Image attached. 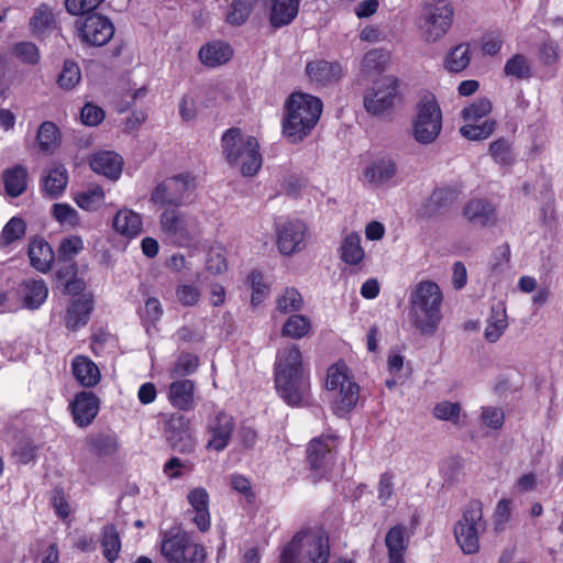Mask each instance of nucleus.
<instances>
[{
  "label": "nucleus",
  "mask_w": 563,
  "mask_h": 563,
  "mask_svg": "<svg viewBox=\"0 0 563 563\" xmlns=\"http://www.w3.org/2000/svg\"><path fill=\"white\" fill-rule=\"evenodd\" d=\"M322 109L318 97L302 91L292 92L284 103L282 135L291 144L302 142L316 128Z\"/></svg>",
  "instance_id": "nucleus-1"
},
{
  "label": "nucleus",
  "mask_w": 563,
  "mask_h": 563,
  "mask_svg": "<svg viewBox=\"0 0 563 563\" xmlns=\"http://www.w3.org/2000/svg\"><path fill=\"white\" fill-rule=\"evenodd\" d=\"M275 385L279 396L291 406L300 405L309 393V379L302 355L296 345L279 350L275 363Z\"/></svg>",
  "instance_id": "nucleus-2"
},
{
  "label": "nucleus",
  "mask_w": 563,
  "mask_h": 563,
  "mask_svg": "<svg viewBox=\"0 0 563 563\" xmlns=\"http://www.w3.org/2000/svg\"><path fill=\"white\" fill-rule=\"evenodd\" d=\"M222 154L227 163L244 177L256 175L262 166L257 139L239 128L227 130L221 139Z\"/></svg>",
  "instance_id": "nucleus-3"
},
{
  "label": "nucleus",
  "mask_w": 563,
  "mask_h": 563,
  "mask_svg": "<svg viewBox=\"0 0 563 563\" xmlns=\"http://www.w3.org/2000/svg\"><path fill=\"white\" fill-rule=\"evenodd\" d=\"M29 249V257L32 266L46 273L56 267V277L67 294H78L86 289V283L77 276L74 256L78 249Z\"/></svg>",
  "instance_id": "nucleus-4"
},
{
  "label": "nucleus",
  "mask_w": 563,
  "mask_h": 563,
  "mask_svg": "<svg viewBox=\"0 0 563 563\" xmlns=\"http://www.w3.org/2000/svg\"><path fill=\"white\" fill-rule=\"evenodd\" d=\"M442 291L438 284L422 280L416 285L410 295V318L413 325L422 333L433 334L441 320Z\"/></svg>",
  "instance_id": "nucleus-5"
},
{
  "label": "nucleus",
  "mask_w": 563,
  "mask_h": 563,
  "mask_svg": "<svg viewBox=\"0 0 563 563\" xmlns=\"http://www.w3.org/2000/svg\"><path fill=\"white\" fill-rule=\"evenodd\" d=\"M330 543L321 528H308L297 532L284 547L279 563H329Z\"/></svg>",
  "instance_id": "nucleus-6"
},
{
  "label": "nucleus",
  "mask_w": 563,
  "mask_h": 563,
  "mask_svg": "<svg viewBox=\"0 0 563 563\" xmlns=\"http://www.w3.org/2000/svg\"><path fill=\"white\" fill-rule=\"evenodd\" d=\"M324 387L329 394L331 409L336 416L345 417L355 408L360 398V386L351 368L343 361L328 367Z\"/></svg>",
  "instance_id": "nucleus-7"
},
{
  "label": "nucleus",
  "mask_w": 563,
  "mask_h": 563,
  "mask_svg": "<svg viewBox=\"0 0 563 563\" xmlns=\"http://www.w3.org/2000/svg\"><path fill=\"white\" fill-rule=\"evenodd\" d=\"M442 110L431 92L420 95L411 120V134L413 140L422 145L433 143L442 130Z\"/></svg>",
  "instance_id": "nucleus-8"
},
{
  "label": "nucleus",
  "mask_w": 563,
  "mask_h": 563,
  "mask_svg": "<svg viewBox=\"0 0 563 563\" xmlns=\"http://www.w3.org/2000/svg\"><path fill=\"white\" fill-rule=\"evenodd\" d=\"M454 8L448 0H432L421 7L417 21L420 37L426 43H437L450 31Z\"/></svg>",
  "instance_id": "nucleus-9"
},
{
  "label": "nucleus",
  "mask_w": 563,
  "mask_h": 563,
  "mask_svg": "<svg viewBox=\"0 0 563 563\" xmlns=\"http://www.w3.org/2000/svg\"><path fill=\"white\" fill-rule=\"evenodd\" d=\"M486 530L483 506L478 500L470 501L462 517L455 523L454 536L465 554H475L479 550V536Z\"/></svg>",
  "instance_id": "nucleus-10"
},
{
  "label": "nucleus",
  "mask_w": 563,
  "mask_h": 563,
  "mask_svg": "<svg viewBox=\"0 0 563 563\" xmlns=\"http://www.w3.org/2000/svg\"><path fill=\"white\" fill-rule=\"evenodd\" d=\"M159 552L166 563H203L207 558L203 545L185 532L165 534L161 541Z\"/></svg>",
  "instance_id": "nucleus-11"
},
{
  "label": "nucleus",
  "mask_w": 563,
  "mask_h": 563,
  "mask_svg": "<svg viewBox=\"0 0 563 563\" xmlns=\"http://www.w3.org/2000/svg\"><path fill=\"white\" fill-rule=\"evenodd\" d=\"M196 188V178L189 173H180L158 184L151 194V200L159 206H180Z\"/></svg>",
  "instance_id": "nucleus-12"
},
{
  "label": "nucleus",
  "mask_w": 563,
  "mask_h": 563,
  "mask_svg": "<svg viewBox=\"0 0 563 563\" xmlns=\"http://www.w3.org/2000/svg\"><path fill=\"white\" fill-rule=\"evenodd\" d=\"M398 175L396 159L388 154L376 155L363 166L361 180L372 189H382L395 185Z\"/></svg>",
  "instance_id": "nucleus-13"
},
{
  "label": "nucleus",
  "mask_w": 563,
  "mask_h": 563,
  "mask_svg": "<svg viewBox=\"0 0 563 563\" xmlns=\"http://www.w3.org/2000/svg\"><path fill=\"white\" fill-rule=\"evenodd\" d=\"M397 96V79L394 76H383L365 93L364 107L374 115L386 114L394 108Z\"/></svg>",
  "instance_id": "nucleus-14"
},
{
  "label": "nucleus",
  "mask_w": 563,
  "mask_h": 563,
  "mask_svg": "<svg viewBox=\"0 0 563 563\" xmlns=\"http://www.w3.org/2000/svg\"><path fill=\"white\" fill-rule=\"evenodd\" d=\"M80 40L89 45L102 46L114 34V26L109 19L92 14L76 23Z\"/></svg>",
  "instance_id": "nucleus-15"
},
{
  "label": "nucleus",
  "mask_w": 563,
  "mask_h": 563,
  "mask_svg": "<svg viewBox=\"0 0 563 563\" xmlns=\"http://www.w3.org/2000/svg\"><path fill=\"white\" fill-rule=\"evenodd\" d=\"M339 439L327 434L312 439L307 448V459L312 470L323 474L332 465Z\"/></svg>",
  "instance_id": "nucleus-16"
},
{
  "label": "nucleus",
  "mask_w": 563,
  "mask_h": 563,
  "mask_svg": "<svg viewBox=\"0 0 563 563\" xmlns=\"http://www.w3.org/2000/svg\"><path fill=\"white\" fill-rule=\"evenodd\" d=\"M233 431V418L223 411H219L208 420L206 448L216 452L223 451L229 445Z\"/></svg>",
  "instance_id": "nucleus-17"
},
{
  "label": "nucleus",
  "mask_w": 563,
  "mask_h": 563,
  "mask_svg": "<svg viewBox=\"0 0 563 563\" xmlns=\"http://www.w3.org/2000/svg\"><path fill=\"white\" fill-rule=\"evenodd\" d=\"M159 224L163 233L176 242L190 240L196 234L195 225L176 209H166L161 214Z\"/></svg>",
  "instance_id": "nucleus-18"
},
{
  "label": "nucleus",
  "mask_w": 563,
  "mask_h": 563,
  "mask_svg": "<svg viewBox=\"0 0 563 563\" xmlns=\"http://www.w3.org/2000/svg\"><path fill=\"white\" fill-rule=\"evenodd\" d=\"M187 501L189 504L188 515L196 527L206 532L211 526L210 516V497L209 493L203 487H194L187 494Z\"/></svg>",
  "instance_id": "nucleus-19"
},
{
  "label": "nucleus",
  "mask_w": 563,
  "mask_h": 563,
  "mask_svg": "<svg viewBox=\"0 0 563 563\" xmlns=\"http://www.w3.org/2000/svg\"><path fill=\"white\" fill-rule=\"evenodd\" d=\"M73 295H78V297L74 298L68 305L64 321L69 330L75 331L88 323L95 300L92 294L84 292V290Z\"/></svg>",
  "instance_id": "nucleus-20"
},
{
  "label": "nucleus",
  "mask_w": 563,
  "mask_h": 563,
  "mask_svg": "<svg viewBox=\"0 0 563 563\" xmlns=\"http://www.w3.org/2000/svg\"><path fill=\"white\" fill-rule=\"evenodd\" d=\"M69 408L74 422L82 428L89 426L97 417L100 401L92 391H80L74 397Z\"/></svg>",
  "instance_id": "nucleus-21"
},
{
  "label": "nucleus",
  "mask_w": 563,
  "mask_h": 563,
  "mask_svg": "<svg viewBox=\"0 0 563 563\" xmlns=\"http://www.w3.org/2000/svg\"><path fill=\"white\" fill-rule=\"evenodd\" d=\"M90 168L112 181H117L123 169L124 161L114 151H99L90 156Z\"/></svg>",
  "instance_id": "nucleus-22"
},
{
  "label": "nucleus",
  "mask_w": 563,
  "mask_h": 563,
  "mask_svg": "<svg viewBox=\"0 0 563 563\" xmlns=\"http://www.w3.org/2000/svg\"><path fill=\"white\" fill-rule=\"evenodd\" d=\"M48 296V289L42 279H25L13 292L14 300L20 301V308L37 309Z\"/></svg>",
  "instance_id": "nucleus-23"
},
{
  "label": "nucleus",
  "mask_w": 563,
  "mask_h": 563,
  "mask_svg": "<svg viewBox=\"0 0 563 563\" xmlns=\"http://www.w3.org/2000/svg\"><path fill=\"white\" fill-rule=\"evenodd\" d=\"M300 0H264L268 21L273 27L290 24L299 12Z\"/></svg>",
  "instance_id": "nucleus-24"
},
{
  "label": "nucleus",
  "mask_w": 563,
  "mask_h": 563,
  "mask_svg": "<svg viewBox=\"0 0 563 563\" xmlns=\"http://www.w3.org/2000/svg\"><path fill=\"white\" fill-rule=\"evenodd\" d=\"M111 225L117 234L126 240H133L143 230V218L131 208L122 207L113 216Z\"/></svg>",
  "instance_id": "nucleus-25"
},
{
  "label": "nucleus",
  "mask_w": 563,
  "mask_h": 563,
  "mask_svg": "<svg viewBox=\"0 0 563 563\" xmlns=\"http://www.w3.org/2000/svg\"><path fill=\"white\" fill-rule=\"evenodd\" d=\"M410 540V531L405 525H395L385 536L388 563H406L405 553Z\"/></svg>",
  "instance_id": "nucleus-26"
},
{
  "label": "nucleus",
  "mask_w": 563,
  "mask_h": 563,
  "mask_svg": "<svg viewBox=\"0 0 563 563\" xmlns=\"http://www.w3.org/2000/svg\"><path fill=\"white\" fill-rule=\"evenodd\" d=\"M462 213L467 221L482 227L492 225L497 221L495 206L483 198H472L466 201Z\"/></svg>",
  "instance_id": "nucleus-27"
},
{
  "label": "nucleus",
  "mask_w": 563,
  "mask_h": 563,
  "mask_svg": "<svg viewBox=\"0 0 563 563\" xmlns=\"http://www.w3.org/2000/svg\"><path fill=\"white\" fill-rule=\"evenodd\" d=\"M167 391L170 405L179 410H190L195 406V382L188 378H172Z\"/></svg>",
  "instance_id": "nucleus-28"
},
{
  "label": "nucleus",
  "mask_w": 563,
  "mask_h": 563,
  "mask_svg": "<svg viewBox=\"0 0 563 563\" xmlns=\"http://www.w3.org/2000/svg\"><path fill=\"white\" fill-rule=\"evenodd\" d=\"M232 56L233 49L231 45L223 41L208 42L198 52L199 60L210 68L227 64Z\"/></svg>",
  "instance_id": "nucleus-29"
},
{
  "label": "nucleus",
  "mask_w": 563,
  "mask_h": 563,
  "mask_svg": "<svg viewBox=\"0 0 563 563\" xmlns=\"http://www.w3.org/2000/svg\"><path fill=\"white\" fill-rule=\"evenodd\" d=\"M276 232L277 242L284 246H298L309 239L308 228L300 220H287L277 227Z\"/></svg>",
  "instance_id": "nucleus-30"
},
{
  "label": "nucleus",
  "mask_w": 563,
  "mask_h": 563,
  "mask_svg": "<svg viewBox=\"0 0 563 563\" xmlns=\"http://www.w3.org/2000/svg\"><path fill=\"white\" fill-rule=\"evenodd\" d=\"M306 73L312 81L330 84L336 81L343 75V67L334 62L313 60L307 64Z\"/></svg>",
  "instance_id": "nucleus-31"
},
{
  "label": "nucleus",
  "mask_w": 563,
  "mask_h": 563,
  "mask_svg": "<svg viewBox=\"0 0 563 563\" xmlns=\"http://www.w3.org/2000/svg\"><path fill=\"white\" fill-rule=\"evenodd\" d=\"M71 373L76 380L85 387L97 385L101 377L98 366L85 355H77L73 358Z\"/></svg>",
  "instance_id": "nucleus-32"
},
{
  "label": "nucleus",
  "mask_w": 563,
  "mask_h": 563,
  "mask_svg": "<svg viewBox=\"0 0 563 563\" xmlns=\"http://www.w3.org/2000/svg\"><path fill=\"white\" fill-rule=\"evenodd\" d=\"M68 184L67 169L62 164L52 165L42 179V188L45 195L57 198L66 189Z\"/></svg>",
  "instance_id": "nucleus-33"
},
{
  "label": "nucleus",
  "mask_w": 563,
  "mask_h": 563,
  "mask_svg": "<svg viewBox=\"0 0 563 563\" xmlns=\"http://www.w3.org/2000/svg\"><path fill=\"white\" fill-rule=\"evenodd\" d=\"M508 327L507 313L504 303L494 305L486 320L484 336L489 342H496Z\"/></svg>",
  "instance_id": "nucleus-34"
},
{
  "label": "nucleus",
  "mask_w": 563,
  "mask_h": 563,
  "mask_svg": "<svg viewBox=\"0 0 563 563\" xmlns=\"http://www.w3.org/2000/svg\"><path fill=\"white\" fill-rule=\"evenodd\" d=\"M73 199L80 209L95 212L104 205L106 192L100 185L95 184L75 192Z\"/></svg>",
  "instance_id": "nucleus-35"
},
{
  "label": "nucleus",
  "mask_w": 563,
  "mask_h": 563,
  "mask_svg": "<svg viewBox=\"0 0 563 563\" xmlns=\"http://www.w3.org/2000/svg\"><path fill=\"white\" fill-rule=\"evenodd\" d=\"M523 192L539 201H549L550 216L553 218V191L551 180L547 176H538L522 187Z\"/></svg>",
  "instance_id": "nucleus-36"
},
{
  "label": "nucleus",
  "mask_w": 563,
  "mask_h": 563,
  "mask_svg": "<svg viewBox=\"0 0 563 563\" xmlns=\"http://www.w3.org/2000/svg\"><path fill=\"white\" fill-rule=\"evenodd\" d=\"M471 59V45L468 43H460L446 53L443 66L449 73H461L467 68Z\"/></svg>",
  "instance_id": "nucleus-37"
},
{
  "label": "nucleus",
  "mask_w": 563,
  "mask_h": 563,
  "mask_svg": "<svg viewBox=\"0 0 563 563\" xmlns=\"http://www.w3.org/2000/svg\"><path fill=\"white\" fill-rule=\"evenodd\" d=\"M496 129V121L493 119H485L478 122H468L463 120L460 128V133L463 137L471 141H481L489 137Z\"/></svg>",
  "instance_id": "nucleus-38"
},
{
  "label": "nucleus",
  "mask_w": 563,
  "mask_h": 563,
  "mask_svg": "<svg viewBox=\"0 0 563 563\" xmlns=\"http://www.w3.org/2000/svg\"><path fill=\"white\" fill-rule=\"evenodd\" d=\"M200 365L199 357L189 352H181L170 364L168 373L170 378H185L194 374Z\"/></svg>",
  "instance_id": "nucleus-39"
},
{
  "label": "nucleus",
  "mask_w": 563,
  "mask_h": 563,
  "mask_svg": "<svg viewBox=\"0 0 563 563\" xmlns=\"http://www.w3.org/2000/svg\"><path fill=\"white\" fill-rule=\"evenodd\" d=\"M504 74L507 77L516 79H528L532 75V64L530 58L522 54L517 53L510 56L504 65Z\"/></svg>",
  "instance_id": "nucleus-40"
},
{
  "label": "nucleus",
  "mask_w": 563,
  "mask_h": 563,
  "mask_svg": "<svg viewBox=\"0 0 563 563\" xmlns=\"http://www.w3.org/2000/svg\"><path fill=\"white\" fill-rule=\"evenodd\" d=\"M312 329L311 321L303 314L290 316L282 328V335L299 340L310 333Z\"/></svg>",
  "instance_id": "nucleus-41"
},
{
  "label": "nucleus",
  "mask_w": 563,
  "mask_h": 563,
  "mask_svg": "<svg viewBox=\"0 0 563 563\" xmlns=\"http://www.w3.org/2000/svg\"><path fill=\"white\" fill-rule=\"evenodd\" d=\"M3 179L7 194L18 197L26 189L27 172L24 167L15 166L4 173Z\"/></svg>",
  "instance_id": "nucleus-42"
},
{
  "label": "nucleus",
  "mask_w": 563,
  "mask_h": 563,
  "mask_svg": "<svg viewBox=\"0 0 563 563\" xmlns=\"http://www.w3.org/2000/svg\"><path fill=\"white\" fill-rule=\"evenodd\" d=\"M36 140L42 152L51 153L59 145V131L53 122H43L38 128Z\"/></svg>",
  "instance_id": "nucleus-43"
},
{
  "label": "nucleus",
  "mask_w": 563,
  "mask_h": 563,
  "mask_svg": "<svg viewBox=\"0 0 563 563\" xmlns=\"http://www.w3.org/2000/svg\"><path fill=\"white\" fill-rule=\"evenodd\" d=\"M81 80V71L77 63L65 60L57 76V85L63 90L75 89Z\"/></svg>",
  "instance_id": "nucleus-44"
},
{
  "label": "nucleus",
  "mask_w": 563,
  "mask_h": 563,
  "mask_svg": "<svg viewBox=\"0 0 563 563\" xmlns=\"http://www.w3.org/2000/svg\"><path fill=\"white\" fill-rule=\"evenodd\" d=\"M102 553L103 556L112 563L117 560L120 550H121V541L117 529L113 526H107L103 529L102 540H101Z\"/></svg>",
  "instance_id": "nucleus-45"
},
{
  "label": "nucleus",
  "mask_w": 563,
  "mask_h": 563,
  "mask_svg": "<svg viewBox=\"0 0 563 563\" xmlns=\"http://www.w3.org/2000/svg\"><path fill=\"white\" fill-rule=\"evenodd\" d=\"M147 93L145 85L124 84L121 90V99L118 103L119 112H124L135 104L137 100L143 99Z\"/></svg>",
  "instance_id": "nucleus-46"
},
{
  "label": "nucleus",
  "mask_w": 563,
  "mask_h": 563,
  "mask_svg": "<svg viewBox=\"0 0 563 563\" xmlns=\"http://www.w3.org/2000/svg\"><path fill=\"white\" fill-rule=\"evenodd\" d=\"M91 451L99 456H112L119 449L118 439L113 434H98L90 438Z\"/></svg>",
  "instance_id": "nucleus-47"
},
{
  "label": "nucleus",
  "mask_w": 563,
  "mask_h": 563,
  "mask_svg": "<svg viewBox=\"0 0 563 563\" xmlns=\"http://www.w3.org/2000/svg\"><path fill=\"white\" fill-rule=\"evenodd\" d=\"M492 109L493 106L489 99L479 98L463 108L461 115L463 120L468 122H478L487 119L486 117L492 112Z\"/></svg>",
  "instance_id": "nucleus-48"
},
{
  "label": "nucleus",
  "mask_w": 563,
  "mask_h": 563,
  "mask_svg": "<svg viewBox=\"0 0 563 563\" xmlns=\"http://www.w3.org/2000/svg\"><path fill=\"white\" fill-rule=\"evenodd\" d=\"M481 426L490 431H498L503 428L505 413L500 407L484 406L479 412Z\"/></svg>",
  "instance_id": "nucleus-49"
},
{
  "label": "nucleus",
  "mask_w": 563,
  "mask_h": 563,
  "mask_svg": "<svg viewBox=\"0 0 563 563\" xmlns=\"http://www.w3.org/2000/svg\"><path fill=\"white\" fill-rule=\"evenodd\" d=\"M52 214L62 227L74 228L80 224L79 212L68 203H55Z\"/></svg>",
  "instance_id": "nucleus-50"
},
{
  "label": "nucleus",
  "mask_w": 563,
  "mask_h": 563,
  "mask_svg": "<svg viewBox=\"0 0 563 563\" xmlns=\"http://www.w3.org/2000/svg\"><path fill=\"white\" fill-rule=\"evenodd\" d=\"M277 309L283 313H290L301 310L302 297L295 288H287L276 300Z\"/></svg>",
  "instance_id": "nucleus-51"
},
{
  "label": "nucleus",
  "mask_w": 563,
  "mask_h": 563,
  "mask_svg": "<svg viewBox=\"0 0 563 563\" xmlns=\"http://www.w3.org/2000/svg\"><path fill=\"white\" fill-rule=\"evenodd\" d=\"M540 479L533 472H525L520 474L511 485V493L515 496H525L538 490Z\"/></svg>",
  "instance_id": "nucleus-52"
},
{
  "label": "nucleus",
  "mask_w": 563,
  "mask_h": 563,
  "mask_svg": "<svg viewBox=\"0 0 563 563\" xmlns=\"http://www.w3.org/2000/svg\"><path fill=\"white\" fill-rule=\"evenodd\" d=\"M433 416L439 420L459 424L461 422L462 408L457 402L444 400L434 406Z\"/></svg>",
  "instance_id": "nucleus-53"
},
{
  "label": "nucleus",
  "mask_w": 563,
  "mask_h": 563,
  "mask_svg": "<svg viewBox=\"0 0 563 563\" xmlns=\"http://www.w3.org/2000/svg\"><path fill=\"white\" fill-rule=\"evenodd\" d=\"M389 63V54L383 49L368 51L362 60V68L365 73L369 74L385 68Z\"/></svg>",
  "instance_id": "nucleus-54"
},
{
  "label": "nucleus",
  "mask_w": 563,
  "mask_h": 563,
  "mask_svg": "<svg viewBox=\"0 0 563 563\" xmlns=\"http://www.w3.org/2000/svg\"><path fill=\"white\" fill-rule=\"evenodd\" d=\"M26 224L23 219L13 217L9 220V222L4 225L1 240L5 244H11L19 241L25 233Z\"/></svg>",
  "instance_id": "nucleus-55"
},
{
  "label": "nucleus",
  "mask_w": 563,
  "mask_h": 563,
  "mask_svg": "<svg viewBox=\"0 0 563 563\" xmlns=\"http://www.w3.org/2000/svg\"><path fill=\"white\" fill-rule=\"evenodd\" d=\"M54 22L53 13L46 5L37 8L31 19V27L37 34L44 33Z\"/></svg>",
  "instance_id": "nucleus-56"
},
{
  "label": "nucleus",
  "mask_w": 563,
  "mask_h": 563,
  "mask_svg": "<svg viewBox=\"0 0 563 563\" xmlns=\"http://www.w3.org/2000/svg\"><path fill=\"white\" fill-rule=\"evenodd\" d=\"M192 463L179 457L169 459L163 466L164 475L169 479H176L191 472Z\"/></svg>",
  "instance_id": "nucleus-57"
},
{
  "label": "nucleus",
  "mask_w": 563,
  "mask_h": 563,
  "mask_svg": "<svg viewBox=\"0 0 563 563\" xmlns=\"http://www.w3.org/2000/svg\"><path fill=\"white\" fill-rule=\"evenodd\" d=\"M13 55L22 63L35 65L40 60L37 47L30 42H21L13 46Z\"/></svg>",
  "instance_id": "nucleus-58"
},
{
  "label": "nucleus",
  "mask_w": 563,
  "mask_h": 563,
  "mask_svg": "<svg viewBox=\"0 0 563 563\" xmlns=\"http://www.w3.org/2000/svg\"><path fill=\"white\" fill-rule=\"evenodd\" d=\"M250 12L251 5L249 0H234L227 12V21L239 25L249 18Z\"/></svg>",
  "instance_id": "nucleus-59"
},
{
  "label": "nucleus",
  "mask_w": 563,
  "mask_h": 563,
  "mask_svg": "<svg viewBox=\"0 0 563 563\" xmlns=\"http://www.w3.org/2000/svg\"><path fill=\"white\" fill-rule=\"evenodd\" d=\"M249 280L252 287L251 302L252 305L257 306L268 295L269 287L263 282V276L257 271L251 273Z\"/></svg>",
  "instance_id": "nucleus-60"
},
{
  "label": "nucleus",
  "mask_w": 563,
  "mask_h": 563,
  "mask_svg": "<svg viewBox=\"0 0 563 563\" xmlns=\"http://www.w3.org/2000/svg\"><path fill=\"white\" fill-rule=\"evenodd\" d=\"M459 199V191L453 188H440L433 191L430 202L437 209H445L453 206Z\"/></svg>",
  "instance_id": "nucleus-61"
},
{
  "label": "nucleus",
  "mask_w": 563,
  "mask_h": 563,
  "mask_svg": "<svg viewBox=\"0 0 563 563\" xmlns=\"http://www.w3.org/2000/svg\"><path fill=\"white\" fill-rule=\"evenodd\" d=\"M489 151L493 158L498 164L508 165L512 162L510 144L504 139H499L493 142L490 144Z\"/></svg>",
  "instance_id": "nucleus-62"
},
{
  "label": "nucleus",
  "mask_w": 563,
  "mask_h": 563,
  "mask_svg": "<svg viewBox=\"0 0 563 563\" xmlns=\"http://www.w3.org/2000/svg\"><path fill=\"white\" fill-rule=\"evenodd\" d=\"M206 268L211 274H222L228 269L224 254L218 249H210L206 258Z\"/></svg>",
  "instance_id": "nucleus-63"
},
{
  "label": "nucleus",
  "mask_w": 563,
  "mask_h": 563,
  "mask_svg": "<svg viewBox=\"0 0 563 563\" xmlns=\"http://www.w3.org/2000/svg\"><path fill=\"white\" fill-rule=\"evenodd\" d=\"M80 119L85 125L96 126L103 121L104 112L100 107L87 103L81 109Z\"/></svg>",
  "instance_id": "nucleus-64"
}]
</instances>
